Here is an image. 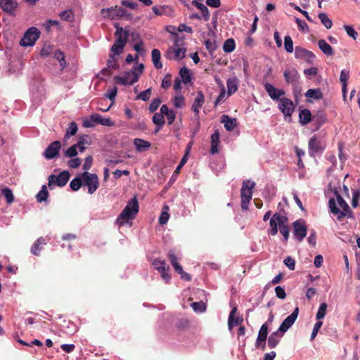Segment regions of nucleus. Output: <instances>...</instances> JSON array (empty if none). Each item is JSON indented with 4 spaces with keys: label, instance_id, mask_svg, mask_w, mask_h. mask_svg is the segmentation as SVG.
I'll use <instances>...</instances> for the list:
<instances>
[{
    "label": "nucleus",
    "instance_id": "obj_23",
    "mask_svg": "<svg viewBox=\"0 0 360 360\" xmlns=\"http://www.w3.org/2000/svg\"><path fill=\"white\" fill-rule=\"evenodd\" d=\"M221 122L224 124L225 129L229 131H233L237 126V120L236 118H231L226 115H222Z\"/></svg>",
    "mask_w": 360,
    "mask_h": 360
},
{
    "label": "nucleus",
    "instance_id": "obj_5",
    "mask_svg": "<svg viewBox=\"0 0 360 360\" xmlns=\"http://www.w3.org/2000/svg\"><path fill=\"white\" fill-rule=\"evenodd\" d=\"M83 184L88 187V193L93 194L99 186L98 177L96 174L84 172L82 174Z\"/></svg>",
    "mask_w": 360,
    "mask_h": 360
},
{
    "label": "nucleus",
    "instance_id": "obj_52",
    "mask_svg": "<svg viewBox=\"0 0 360 360\" xmlns=\"http://www.w3.org/2000/svg\"><path fill=\"white\" fill-rule=\"evenodd\" d=\"M59 15L61 19L68 22H72L74 20L73 12L70 10L63 11L60 13Z\"/></svg>",
    "mask_w": 360,
    "mask_h": 360
},
{
    "label": "nucleus",
    "instance_id": "obj_9",
    "mask_svg": "<svg viewBox=\"0 0 360 360\" xmlns=\"http://www.w3.org/2000/svg\"><path fill=\"white\" fill-rule=\"evenodd\" d=\"M117 84L122 85H132L139 80V75L134 71L124 72L122 76H116L114 78Z\"/></svg>",
    "mask_w": 360,
    "mask_h": 360
},
{
    "label": "nucleus",
    "instance_id": "obj_53",
    "mask_svg": "<svg viewBox=\"0 0 360 360\" xmlns=\"http://www.w3.org/2000/svg\"><path fill=\"white\" fill-rule=\"evenodd\" d=\"M54 58L60 62V65L62 69L65 68L67 66V63L65 60V55L62 51H56L54 53Z\"/></svg>",
    "mask_w": 360,
    "mask_h": 360
},
{
    "label": "nucleus",
    "instance_id": "obj_13",
    "mask_svg": "<svg viewBox=\"0 0 360 360\" xmlns=\"http://www.w3.org/2000/svg\"><path fill=\"white\" fill-rule=\"evenodd\" d=\"M293 233L298 241H302L307 235V226L303 220H297L293 223Z\"/></svg>",
    "mask_w": 360,
    "mask_h": 360
},
{
    "label": "nucleus",
    "instance_id": "obj_17",
    "mask_svg": "<svg viewBox=\"0 0 360 360\" xmlns=\"http://www.w3.org/2000/svg\"><path fill=\"white\" fill-rule=\"evenodd\" d=\"M264 86L268 95L273 100H278L281 96L285 94V91L283 89H276L269 83H265Z\"/></svg>",
    "mask_w": 360,
    "mask_h": 360
},
{
    "label": "nucleus",
    "instance_id": "obj_50",
    "mask_svg": "<svg viewBox=\"0 0 360 360\" xmlns=\"http://www.w3.org/2000/svg\"><path fill=\"white\" fill-rule=\"evenodd\" d=\"M115 6H112L108 8H103L101 11V13L105 18H108L110 19H115Z\"/></svg>",
    "mask_w": 360,
    "mask_h": 360
},
{
    "label": "nucleus",
    "instance_id": "obj_7",
    "mask_svg": "<svg viewBox=\"0 0 360 360\" xmlns=\"http://www.w3.org/2000/svg\"><path fill=\"white\" fill-rule=\"evenodd\" d=\"M153 265L160 274L162 278L165 282L168 283L171 279V276L169 273L170 268L169 265L167 264L166 262L160 259H155L153 262Z\"/></svg>",
    "mask_w": 360,
    "mask_h": 360
},
{
    "label": "nucleus",
    "instance_id": "obj_35",
    "mask_svg": "<svg viewBox=\"0 0 360 360\" xmlns=\"http://www.w3.org/2000/svg\"><path fill=\"white\" fill-rule=\"evenodd\" d=\"M305 96L308 98L321 100L323 98V93L320 89H309L305 93Z\"/></svg>",
    "mask_w": 360,
    "mask_h": 360
},
{
    "label": "nucleus",
    "instance_id": "obj_24",
    "mask_svg": "<svg viewBox=\"0 0 360 360\" xmlns=\"http://www.w3.org/2000/svg\"><path fill=\"white\" fill-rule=\"evenodd\" d=\"M167 257L175 271H182V266L178 262L179 257L174 250H169Z\"/></svg>",
    "mask_w": 360,
    "mask_h": 360
},
{
    "label": "nucleus",
    "instance_id": "obj_27",
    "mask_svg": "<svg viewBox=\"0 0 360 360\" xmlns=\"http://www.w3.org/2000/svg\"><path fill=\"white\" fill-rule=\"evenodd\" d=\"M191 4L201 11L202 18L205 21H208L210 20V11L205 5L195 0H193Z\"/></svg>",
    "mask_w": 360,
    "mask_h": 360
},
{
    "label": "nucleus",
    "instance_id": "obj_36",
    "mask_svg": "<svg viewBox=\"0 0 360 360\" xmlns=\"http://www.w3.org/2000/svg\"><path fill=\"white\" fill-rule=\"evenodd\" d=\"M152 55V60L153 65L156 69H161L162 68V64L160 62L161 53L158 49H154L151 53Z\"/></svg>",
    "mask_w": 360,
    "mask_h": 360
},
{
    "label": "nucleus",
    "instance_id": "obj_34",
    "mask_svg": "<svg viewBox=\"0 0 360 360\" xmlns=\"http://www.w3.org/2000/svg\"><path fill=\"white\" fill-rule=\"evenodd\" d=\"M46 241L45 238L40 237L39 238L31 247V252L36 256H39L40 253V245H46Z\"/></svg>",
    "mask_w": 360,
    "mask_h": 360
},
{
    "label": "nucleus",
    "instance_id": "obj_15",
    "mask_svg": "<svg viewBox=\"0 0 360 360\" xmlns=\"http://www.w3.org/2000/svg\"><path fill=\"white\" fill-rule=\"evenodd\" d=\"M278 108L285 116L291 117L294 111V105L290 99L284 98L280 99Z\"/></svg>",
    "mask_w": 360,
    "mask_h": 360
},
{
    "label": "nucleus",
    "instance_id": "obj_48",
    "mask_svg": "<svg viewBox=\"0 0 360 360\" xmlns=\"http://www.w3.org/2000/svg\"><path fill=\"white\" fill-rule=\"evenodd\" d=\"M169 207L165 206L162 209L161 215L159 218V224L161 225L165 224L169 218V214L168 213Z\"/></svg>",
    "mask_w": 360,
    "mask_h": 360
},
{
    "label": "nucleus",
    "instance_id": "obj_18",
    "mask_svg": "<svg viewBox=\"0 0 360 360\" xmlns=\"http://www.w3.org/2000/svg\"><path fill=\"white\" fill-rule=\"evenodd\" d=\"M153 13L158 16L167 15L170 16L173 14V9L172 6L168 5H158L152 7Z\"/></svg>",
    "mask_w": 360,
    "mask_h": 360
},
{
    "label": "nucleus",
    "instance_id": "obj_4",
    "mask_svg": "<svg viewBox=\"0 0 360 360\" xmlns=\"http://www.w3.org/2000/svg\"><path fill=\"white\" fill-rule=\"evenodd\" d=\"M70 174L68 171H63L58 175L51 174L48 179V186L52 189L54 186L63 187L69 181Z\"/></svg>",
    "mask_w": 360,
    "mask_h": 360
},
{
    "label": "nucleus",
    "instance_id": "obj_32",
    "mask_svg": "<svg viewBox=\"0 0 360 360\" xmlns=\"http://www.w3.org/2000/svg\"><path fill=\"white\" fill-rule=\"evenodd\" d=\"M300 123L306 125L311 120V113L308 109L302 110L299 114Z\"/></svg>",
    "mask_w": 360,
    "mask_h": 360
},
{
    "label": "nucleus",
    "instance_id": "obj_40",
    "mask_svg": "<svg viewBox=\"0 0 360 360\" xmlns=\"http://www.w3.org/2000/svg\"><path fill=\"white\" fill-rule=\"evenodd\" d=\"M319 18L326 29H330L332 27L333 22L325 13H319Z\"/></svg>",
    "mask_w": 360,
    "mask_h": 360
},
{
    "label": "nucleus",
    "instance_id": "obj_41",
    "mask_svg": "<svg viewBox=\"0 0 360 360\" xmlns=\"http://www.w3.org/2000/svg\"><path fill=\"white\" fill-rule=\"evenodd\" d=\"M273 216L280 228L283 226H288V219L285 215H281L279 213H275Z\"/></svg>",
    "mask_w": 360,
    "mask_h": 360
},
{
    "label": "nucleus",
    "instance_id": "obj_8",
    "mask_svg": "<svg viewBox=\"0 0 360 360\" xmlns=\"http://www.w3.org/2000/svg\"><path fill=\"white\" fill-rule=\"evenodd\" d=\"M295 57L296 59L303 60L307 64H312L316 58L315 55L311 51L301 46L295 47Z\"/></svg>",
    "mask_w": 360,
    "mask_h": 360
},
{
    "label": "nucleus",
    "instance_id": "obj_19",
    "mask_svg": "<svg viewBox=\"0 0 360 360\" xmlns=\"http://www.w3.org/2000/svg\"><path fill=\"white\" fill-rule=\"evenodd\" d=\"M283 334L284 333H282L278 329L276 331L273 332L268 338V340H267L268 347L270 349L275 348L278 345L281 339L283 336Z\"/></svg>",
    "mask_w": 360,
    "mask_h": 360
},
{
    "label": "nucleus",
    "instance_id": "obj_64",
    "mask_svg": "<svg viewBox=\"0 0 360 360\" xmlns=\"http://www.w3.org/2000/svg\"><path fill=\"white\" fill-rule=\"evenodd\" d=\"M205 45L206 49L210 53L214 51L217 47L216 42L214 41H212L211 39L205 40Z\"/></svg>",
    "mask_w": 360,
    "mask_h": 360
},
{
    "label": "nucleus",
    "instance_id": "obj_30",
    "mask_svg": "<svg viewBox=\"0 0 360 360\" xmlns=\"http://www.w3.org/2000/svg\"><path fill=\"white\" fill-rule=\"evenodd\" d=\"M219 145V133L216 131L211 136V148L210 153L212 154H216L219 152L218 146Z\"/></svg>",
    "mask_w": 360,
    "mask_h": 360
},
{
    "label": "nucleus",
    "instance_id": "obj_31",
    "mask_svg": "<svg viewBox=\"0 0 360 360\" xmlns=\"http://www.w3.org/2000/svg\"><path fill=\"white\" fill-rule=\"evenodd\" d=\"M227 88H228V94L229 96L233 94L236 93L238 90V79L237 77H233L232 78L228 79L226 82Z\"/></svg>",
    "mask_w": 360,
    "mask_h": 360
},
{
    "label": "nucleus",
    "instance_id": "obj_56",
    "mask_svg": "<svg viewBox=\"0 0 360 360\" xmlns=\"http://www.w3.org/2000/svg\"><path fill=\"white\" fill-rule=\"evenodd\" d=\"M270 229L269 231V234L271 236H275L278 233V224L274 216L270 219Z\"/></svg>",
    "mask_w": 360,
    "mask_h": 360
},
{
    "label": "nucleus",
    "instance_id": "obj_2",
    "mask_svg": "<svg viewBox=\"0 0 360 360\" xmlns=\"http://www.w3.org/2000/svg\"><path fill=\"white\" fill-rule=\"evenodd\" d=\"M139 205L136 197L129 200L116 219V224L124 226L130 219H134L139 212Z\"/></svg>",
    "mask_w": 360,
    "mask_h": 360
},
{
    "label": "nucleus",
    "instance_id": "obj_57",
    "mask_svg": "<svg viewBox=\"0 0 360 360\" xmlns=\"http://www.w3.org/2000/svg\"><path fill=\"white\" fill-rule=\"evenodd\" d=\"M344 29L347 34L353 39H356L358 37V32L351 25H344Z\"/></svg>",
    "mask_w": 360,
    "mask_h": 360
},
{
    "label": "nucleus",
    "instance_id": "obj_39",
    "mask_svg": "<svg viewBox=\"0 0 360 360\" xmlns=\"http://www.w3.org/2000/svg\"><path fill=\"white\" fill-rule=\"evenodd\" d=\"M49 197V191L46 185L42 186L41 191L37 194L36 198L38 202L46 201Z\"/></svg>",
    "mask_w": 360,
    "mask_h": 360
},
{
    "label": "nucleus",
    "instance_id": "obj_6",
    "mask_svg": "<svg viewBox=\"0 0 360 360\" xmlns=\"http://www.w3.org/2000/svg\"><path fill=\"white\" fill-rule=\"evenodd\" d=\"M39 37L40 32L37 28L34 27H30L21 39L20 44L25 47L33 46Z\"/></svg>",
    "mask_w": 360,
    "mask_h": 360
},
{
    "label": "nucleus",
    "instance_id": "obj_21",
    "mask_svg": "<svg viewBox=\"0 0 360 360\" xmlns=\"http://www.w3.org/2000/svg\"><path fill=\"white\" fill-rule=\"evenodd\" d=\"M236 311H237V307H233L229 314V316L228 326H229V329L230 330H232V328L235 326H238L243 321V318L236 316Z\"/></svg>",
    "mask_w": 360,
    "mask_h": 360
},
{
    "label": "nucleus",
    "instance_id": "obj_38",
    "mask_svg": "<svg viewBox=\"0 0 360 360\" xmlns=\"http://www.w3.org/2000/svg\"><path fill=\"white\" fill-rule=\"evenodd\" d=\"M269 331V325L267 323H264L262 325L257 340L262 342V340H266Z\"/></svg>",
    "mask_w": 360,
    "mask_h": 360
},
{
    "label": "nucleus",
    "instance_id": "obj_45",
    "mask_svg": "<svg viewBox=\"0 0 360 360\" xmlns=\"http://www.w3.org/2000/svg\"><path fill=\"white\" fill-rule=\"evenodd\" d=\"M235 41L233 39H229L225 41L223 45V50L226 53H231L235 49Z\"/></svg>",
    "mask_w": 360,
    "mask_h": 360
},
{
    "label": "nucleus",
    "instance_id": "obj_49",
    "mask_svg": "<svg viewBox=\"0 0 360 360\" xmlns=\"http://www.w3.org/2000/svg\"><path fill=\"white\" fill-rule=\"evenodd\" d=\"M82 181L83 180L82 176L73 179L70 184L71 189L74 191H78L82 185Z\"/></svg>",
    "mask_w": 360,
    "mask_h": 360
},
{
    "label": "nucleus",
    "instance_id": "obj_28",
    "mask_svg": "<svg viewBox=\"0 0 360 360\" xmlns=\"http://www.w3.org/2000/svg\"><path fill=\"white\" fill-rule=\"evenodd\" d=\"M134 144L138 152H144L148 150L151 146L149 141L141 139H134Z\"/></svg>",
    "mask_w": 360,
    "mask_h": 360
},
{
    "label": "nucleus",
    "instance_id": "obj_55",
    "mask_svg": "<svg viewBox=\"0 0 360 360\" xmlns=\"http://www.w3.org/2000/svg\"><path fill=\"white\" fill-rule=\"evenodd\" d=\"M284 46L287 52L292 53L293 51V41L290 36L284 37Z\"/></svg>",
    "mask_w": 360,
    "mask_h": 360
},
{
    "label": "nucleus",
    "instance_id": "obj_22",
    "mask_svg": "<svg viewBox=\"0 0 360 360\" xmlns=\"http://www.w3.org/2000/svg\"><path fill=\"white\" fill-rule=\"evenodd\" d=\"M205 103V96L204 94L202 91H198L197 97L195 98L191 109L195 114V115H198L200 112V108Z\"/></svg>",
    "mask_w": 360,
    "mask_h": 360
},
{
    "label": "nucleus",
    "instance_id": "obj_43",
    "mask_svg": "<svg viewBox=\"0 0 360 360\" xmlns=\"http://www.w3.org/2000/svg\"><path fill=\"white\" fill-rule=\"evenodd\" d=\"M77 130H78V128H77V125L76 122H71L69 124L68 128L66 129V133H65V137L66 139H68L71 136L75 135L77 133Z\"/></svg>",
    "mask_w": 360,
    "mask_h": 360
},
{
    "label": "nucleus",
    "instance_id": "obj_10",
    "mask_svg": "<svg viewBox=\"0 0 360 360\" xmlns=\"http://www.w3.org/2000/svg\"><path fill=\"white\" fill-rule=\"evenodd\" d=\"M283 77L287 84H290L294 89L299 86L300 75L295 68L287 69L283 72Z\"/></svg>",
    "mask_w": 360,
    "mask_h": 360
},
{
    "label": "nucleus",
    "instance_id": "obj_20",
    "mask_svg": "<svg viewBox=\"0 0 360 360\" xmlns=\"http://www.w3.org/2000/svg\"><path fill=\"white\" fill-rule=\"evenodd\" d=\"M127 41L126 35L123 38H117L111 48V51L113 52L114 56L120 55L122 53Z\"/></svg>",
    "mask_w": 360,
    "mask_h": 360
},
{
    "label": "nucleus",
    "instance_id": "obj_59",
    "mask_svg": "<svg viewBox=\"0 0 360 360\" xmlns=\"http://www.w3.org/2000/svg\"><path fill=\"white\" fill-rule=\"evenodd\" d=\"M185 105V98L183 96H177L174 98V105L176 108H181Z\"/></svg>",
    "mask_w": 360,
    "mask_h": 360
},
{
    "label": "nucleus",
    "instance_id": "obj_16",
    "mask_svg": "<svg viewBox=\"0 0 360 360\" xmlns=\"http://www.w3.org/2000/svg\"><path fill=\"white\" fill-rule=\"evenodd\" d=\"M18 6V3L15 0H0V7L10 15H14Z\"/></svg>",
    "mask_w": 360,
    "mask_h": 360
},
{
    "label": "nucleus",
    "instance_id": "obj_3",
    "mask_svg": "<svg viewBox=\"0 0 360 360\" xmlns=\"http://www.w3.org/2000/svg\"><path fill=\"white\" fill-rule=\"evenodd\" d=\"M255 183L250 180L243 181L240 189L241 208L243 210L248 209V205L252 197V190L255 188Z\"/></svg>",
    "mask_w": 360,
    "mask_h": 360
},
{
    "label": "nucleus",
    "instance_id": "obj_58",
    "mask_svg": "<svg viewBox=\"0 0 360 360\" xmlns=\"http://www.w3.org/2000/svg\"><path fill=\"white\" fill-rule=\"evenodd\" d=\"M349 77V72L342 70L340 72V81L342 85V91H345L346 89L347 80Z\"/></svg>",
    "mask_w": 360,
    "mask_h": 360
},
{
    "label": "nucleus",
    "instance_id": "obj_11",
    "mask_svg": "<svg viewBox=\"0 0 360 360\" xmlns=\"http://www.w3.org/2000/svg\"><path fill=\"white\" fill-rule=\"evenodd\" d=\"M186 49L179 47V41L176 40L174 46L170 47L167 53L169 59L181 60L185 57Z\"/></svg>",
    "mask_w": 360,
    "mask_h": 360
},
{
    "label": "nucleus",
    "instance_id": "obj_26",
    "mask_svg": "<svg viewBox=\"0 0 360 360\" xmlns=\"http://www.w3.org/2000/svg\"><path fill=\"white\" fill-rule=\"evenodd\" d=\"M92 120L94 121L95 124H99L103 126L112 127L115 125V122L110 118H104L99 114H92Z\"/></svg>",
    "mask_w": 360,
    "mask_h": 360
},
{
    "label": "nucleus",
    "instance_id": "obj_62",
    "mask_svg": "<svg viewBox=\"0 0 360 360\" xmlns=\"http://www.w3.org/2000/svg\"><path fill=\"white\" fill-rule=\"evenodd\" d=\"M172 85V75L167 74L162 80L161 86L163 89H167Z\"/></svg>",
    "mask_w": 360,
    "mask_h": 360
},
{
    "label": "nucleus",
    "instance_id": "obj_61",
    "mask_svg": "<svg viewBox=\"0 0 360 360\" xmlns=\"http://www.w3.org/2000/svg\"><path fill=\"white\" fill-rule=\"evenodd\" d=\"M160 103L161 100L159 98L153 99L148 107L150 112H154L158 108Z\"/></svg>",
    "mask_w": 360,
    "mask_h": 360
},
{
    "label": "nucleus",
    "instance_id": "obj_44",
    "mask_svg": "<svg viewBox=\"0 0 360 360\" xmlns=\"http://www.w3.org/2000/svg\"><path fill=\"white\" fill-rule=\"evenodd\" d=\"M153 122L158 126V129H160L165 124L164 116L161 113L156 112L153 117Z\"/></svg>",
    "mask_w": 360,
    "mask_h": 360
},
{
    "label": "nucleus",
    "instance_id": "obj_60",
    "mask_svg": "<svg viewBox=\"0 0 360 360\" xmlns=\"http://www.w3.org/2000/svg\"><path fill=\"white\" fill-rule=\"evenodd\" d=\"M360 198V191L355 190L352 192V206L356 207L359 205V200Z\"/></svg>",
    "mask_w": 360,
    "mask_h": 360
},
{
    "label": "nucleus",
    "instance_id": "obj_29",
    "mask_svg": "<svg viewBox=\"0 0 360 360\" xmlns=\"http://www.w3.org/2000/svg\"><path fill=\"white\" fill-rule=\"evenodd\" d=\"M114 10L115 12V18H124L127 20H130L133 18V15L122 7L115 6Z\"/></svg>",
    "mask_w": 360,
    "mask_h": 360
},
{
    "label": "nucleus",
    "instance_id": "obj_42",
    "mask_svg": "<svg viewBox=\"0 0 360 360\" xmlns=\"http://www.w3.org/2000/svg\"><path fill=\"white\" fill-rule=\"evenodd\" d=\"M327 307H328V305L326 302H323L320 304L318 311L316 315V319L318 321H321V319H323L325 317V316L326 314Z\"/></svg>",
    "mask_w": 360,
    "mask_h": 360
},
{
    "label": "nucleus",
    "instance_id": "obj_37",
    "mask_svg": "<svg viewBox=\"0 0 360 360\" xmlns=\"http://www.w3.org/2000/svg\"><path fill=\"white\" fill-rule=\"evenodd\" d=\"M179 75L181 78L182 82H184L185 84L189 83L191 81V74L190 70L186 68L183 67L180 69Z\"/></svg>",
    "mask_w": 360,
    "mask_h": 360
},
{
    "label": "nucleus",
    "instance_id": "obj_46",
    "mask_svg": "<svg viewBox=\"0 0 360 360\" xmlns=\"http://www.w3.org/2000/svg\"><path fill=\"white\" fill-rule=\"evenodd\" d=\"M1 194L5 197L8 204H11L14 201L13 192L9 188H4L1 191Z\"/></svg>",
    "mask_w": 360,
    "mask_h": 360
},
{
    "label": "nucleus",
    "instance_id": "obj_33",
    "mask_svg": "<svg viewBox=\"0 0 360 360\" xmlns=\"http://www.w3.org/2000/svg\"><path fill=\"white\" fill-rule=\"evenodd\" d=\"M318 46L321 51L327 55L332 56L333 54V49L324 39H320L318 41Z\"/></svg>",
    "mask_w": 360,
    "mask_h": 360
},
{
    "label": "nucleus",
    "instance_id": "obj_14",
    "mask_svg": "<svg viewBox=\"0 0 360 360\" xmlns=\"http://www.w3.org/2000/svg\"><path fill=\"white\" fill-rule=\"evenodd\" d=\"M298 314L299 308L296 307L293 312L281 323L278 330L285 333L293 325L298 316Z\"/></svg>",
    "mask_w": 360,
    "mask_h": 360
},
{
    "label": "nucleus",
    "instance_id": "obj_12",
    "mask_svg": "<svg viewBox=\"0 0 360 360\" xmlns=\"http://www.w3.org/2000/svg\"><path fill=\"white\" fill-rule=\"evenodd\" d=\"M60 148V142L55 141L48 146L43 153V155L46 160H51L58 155Z\"/></svg>",
    "mask_w": 360,
    "mask_h": 360
},
{
    "label": "nucleus",
    "instance_id": "obj_25",
    "mask_svg": "<svg viewBox=\"0 0 360 360\" xmlns=\"http://www.w3.org/2000/svg\"><path fill=\"white\" fill-rule=\"evenodd\" d=\"M309 149L314 153H317L323 150L321 141L316 136H313L309 141Z\"/></svg>",
    "mask_w": 360,
    "mask_h": 360
},
{
    "label": "nucleus",
    "instance_id": "obj_63",
    "mask_svg": "<svg viewBox=\"0 0 360 360\" xmlns=\"http://www.w3.org/2000/svg\"><path fill=\"white\" fill-rule=\"evenodd\" d=\"M285 265L290 269V270H294L295 268V262L293 258H292L290 256H288L285 257V259L283 261Z\"/></svg>",
    "mask_w": 360,
    "mask_h": 360
},
{
    "label": "nucleus",
    "instance_id": "obj_51",
    "mask_svg": "<svg viewBox=\"0 0 360 360\" xmlns=\"http://www.w3.org/2000/svg\"><path fill=\"white\" fill-rule=\"evenodd\" d=\"M191 307L195 312H203L206 310V305L202 301L193 302Z\"/></svg>",
    "mask_w": 360,
    "mask_h": 360
},
{
    "label": "nucleus",
    "instance_id": "obj_54",
    "mask_svg": "<svg viewBox=\"0 0 360 360\" xmlns=\"http://www.w3.org/2000/svg\"><path fill=\"white\" fill-rule=\"evenodd\" d=\"M151 96V88H149L143 91H141L140 94H139L136 99V100H142L143 101H147L149 100L150 97Z\"/></svg>",
    "mask_w": 360,
    "mask_h": 360
},
{
    "label": "nucleus",
    "instance_id": "obj_47",
    "mask_svg": "<svg viewBox=\"0 0 360 360\" xmlns=\"http://www.w3.org/2000/svg\"><path fill=\"white\" fill-rule=\"evenodd\" d=\"M117 58L114 55H110V58L107 62V68L112 72V70H116L119 68V65L117 63Z\"/></svg>",
    "mask_w": 360,
    "mask_h": 360
},
{
    "label": "nucleus",
    "instance_id": "obj_1",
    "mask_svg": "<svg viewBox=\"0 0 360 360\" xmlns=\"http://www.w3.org/2000/svg\"><path fill=\"white\" fill-rule=\"evenodd\" d=\"M335 195L337 198L339 206L342 209L340 210L336 205V202L334 198H330L328 201V206L330 212L334 215H337L338 221H342L345 217H347L352 218L353 217L352 211L351 210L349 205L343 199V198L338 193V191L335 192Z\"/></svg>",
    "mask_w": 360,
    "mask_h": 360
}]
</instances>
